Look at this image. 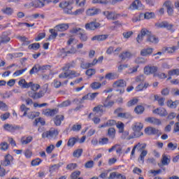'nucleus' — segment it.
<instances>
[{"instance_id": "obj_21", "label": "nucleus", "mask_w": 179, "mask_h": 179, "mask_svg": "<svg viewBox=\"0 0 179 179\" xmlns=\"http://www.w3.org/2000/svg\"><path fill=\"white\" fill-rule=\"evenodd\" d=\"M101 10L99 8H96L94 7L87 9L86 14L87 16H94L95 15H99Z\"/></svg>"}, {"instance_id": "obj_36", "label": "nucleus", "mask_w": 179, "mask_h": 179, "mask_svg": "<svg viewBox=\"0 0 179 179\" xmlns=\"http://www.w3.org/2000/svg\"><path fill=\"white\" fill-rule=\"evenodd\" d=\"M78 37L80 41L82 42H86L89 39V37L87 36V34L86 33L85 29L81 32V34H80Z\"/></svg>"}, {"instance_id": "obj_48", "label": "nucleus", "mask_w": 179, "mask_h": 179, "mask_svg": "<svg viewBox=\"0 0 179 179\" xmlns=\"http://www.w3.org/2000/svg\"><path fill=\"white\" fill-rule=\"evenodd\" d=\"M139 101V99L134 98L133 99L129 101L127 103V107H132L136 106V103Z\"/></svg>"}, {"instance_id": "obj_11", "label": "nucleus", "mask_w": 179, "mask_h": 179, "mask_svg": "<svg viewBox=\"0 0 179 179\" xmlns=\"http://www.w3.org/2000/svg\"><path fill=\"white\" fill-rule=\"evenodd\" d=\"M45 0H35L29 3V8H44Z\"/></svg>"}, {"instance_id": "obj_32", "label": "nucleus", "mask_w": 179, "mask_h": 179, "mask_svg": "<svg viewBox=\"0 0 179 179\" xmlns=\"http://www.w3.org/2000/svg\"><path fill=\"white\" fill-rule=\"evenodd\" d=\"M108 38V35H97L92 38V41H103Z\"/></svg>"}, {"instance_id": "obj_4", "label": "nucleus", "mask_w": 179, "mask_h": 179, "mask_svg": "<svg viewBox=\"0 0 179 179\" xmlns=\"http://www.w3.org/2000/svg\"><path fill=\"white\" fill-rule=\"evenodd\" d=\"M131 128L134 132V136L131 138H139V136L143 135V133L141 131L143 129V124L141 122H137L134 123Z\"/></svg>"}, {"instance_id": "obj_51", "label": "nucleus", "mask_w": 179, "mask_h": 179, "mask_svg": "<svg viewBox=\"0 0 179 179\" xmlns=\"http://www.w3.org/2000/svg\"><path fill=\"white\" fill-rule=\"evenodd\" d=\"M8 149H9V144H8V143L2 142L0 143V150L6 152V150H8Z\"/></svg>"}, {"instance_id": "obj_12", "label": "nucleus", "mask_w": 179, "mask_h": 179, "mask_svg": "<svg viewBox=\"0 0 179 179\" xmlns=\"http://www.w3.org/2000/svg\"><path fill=\"white\" fill-rule=\"evenodd\" d=\"M129 9H131V10H142L145 9V6L141 1H133L130 5Z\"/></svg>"}, {"instance_id": "obj_37", "label": "nucleus", "mask_w": 179, "mask_h": 179, "mask_svg": "<svg viewBox=\"0 0 179 179\" xmlns=\"http://www.w3.org/2000/svg\"><path fill=\"white\" fill-rule=\"evenodd\" d=\"M108 136L110 139H115V129L111 127L108 129Z\"/></svg>"}, {"instance_id": "obj_9", "label": "nucleus", "mask_w": 179, "mask_h": 179, "mask_svg": "<svg viewBox=\"0 0 179 179\" xmlns=\"http://www.w3.org/2000/svg\"><path fill=\"white\" fill-rule=\"evenodd\" d=\"M151 34H152V32L149 31L146 29L145 28L142 29L141 31V34H139L136 38L137 43H142V41H143V37H145V36H151Z\"/></svg>"}, {"instance_id": "obj_50", "label": "nucleus", "mask_w": 179, "mask_h": 179, "mask_svg": "<svg viewBox=\"0 0 179 179\" xmlns=\"http://www.w3.org/2000/svg\"><path fill=\"white\" fill-rule=\"evenodd\" d=\"M29 50H34V51H37L38 48H40V43H35L29 45L28 46Z\"/></svg>"}, {"instance_id": "obj_8", "label": "nucleus", "mask_w": 179, "mask_h": 179, "mask_svg": "<svg viewBox=\"0 0 179 179\" xmlns=\"http://www.w3.org/2000/svg\"><path fill=\"white\" fill-rule=\"evenodd\" d=\"M59 131L58 130L53 129L50 131H45L42 134V138L45 139V138H54V136H58Z\"/></svg>"}, {"instance_id": "obj_31", "label": "nucleus", "mask_w": 179, "mask_h": 179, "mask_svg": "<svg viewBox=\"0 0 179 179\" xmlns=\"http://www.w3.org/2000/svg\"><path fill=\"white\" fill-rule=\"evenodd\" d=\"M117 124V122L114 120H109L103 124H101L99 126V128H106V127H113V125H115Z\"/></svg>"}, {"instance_id": "obj_39", "label": "nucleus", "mask_w": 179, "mask_h": 179, "mask_svg": "<svg viewBox=\"0 0 179 179\" xmlns=\"http://www.w3.org/2000/svg\"><path fill=\"white\" fill-rule=\"evenodd\" d=\"M162 166H169L170 164V158L167 157V155H163L161 159Z\"/></svg>"}, {"instance_id": "obj_20", "label": "nucleus", "mask_w": 179, "mask_h": 179, "mask_svg": "<svg viewBox=\"0 0 179 179\" xmlns=\"http://www.w3.org/2000/svg\"><path fill=\"white\" fill-rule=\"evenodd\" d=\"M178 50V46H172V47H164L162 49L163 53L168 52V54H173Z\"/></svg>"}, {"instance_id": "obj_59", "label": "nucleus", "mask_w": 179, "mask_h": 179, "mask_svg": "<svg viewBox=\"0 0 179 179\" xmlns=\"http://www.w3.org/2000/svg\"><path fill=\"white\" fill-rule=\"evenodd\" d=\"M76 167H78V164L75 163H71L66 166V170H69L70 171H72L73 170H75Z\"/></svg>"}, {"instance_id": "obj_25", "label": "nucleus", "mask_w": 179, "mask_h": 179, "mask_svg": "<svg viewBox=\"0 0 179 179\" xmlns=\"http://www.w3.org/2000/svg\"><path fill=\"white\" fill-rule=\"evenodd\" d=\"M147 122H150V124H152L153 125H161L162 121L156 117H148L145 119Z\"/></svg>"}, {"instance_id": "obj_62", "label": "nucleus", "mask_w": 179, "mask_h": 179, "mask_svg": "<svg viewBox=\"0 0 179 179\" xmlns=\"http://www.w3.org/2000/svg\"><path fill=\"white\" fill-rule=\"evenodd\" d=\"M94 166V162L93 161H88L85 164V169H93Z\"/></svg>"}, {"instance_id": "obj_1", "label": "nucleus", "mask_w": 179, "mask_h": 179, "mask_svg": "<svg viewBox=\"0 0 179 179\" xmlns=\"http://www.w3.org/2000/svg\"><path fill=\"white\" fill-rule=\"evenodd\" d=\"M134 148L138 150V152H141L140 154L138 162H141L142 164L145 163V157L148 155V150L146 149V144L138 143L134 145Z\"/></svg>"}, {"instance_id": "obj_5", "label": "nucleus", "mask_w": 179, "mask_h": 179, "mask_svg": "<svg viewBox=\"0 0 179 179\" xmlns=\"http://www.w3.org/2000/svg\"><path fill=\"white\" fill-rule=\"evenodd\" d=\"M127 86V82L124 80L123 79L117 80L115 81L113 84V87L115 89H117L118 87H122L120 90H117V92H120V94H122L124 92H125V90L124 87Z\"/></svg>"}, {"instance_id": "obj_30", "label": "nucleus", "mask_w": 179, "mask_h": 179, "mask_svg": "<svg viewBox=\"0 0 179 179\" xmlns=\"http://www.w3.org/2000/svg\"><path fill=\"white\" fill-rule=\"evenodd\" d=\"M3 129H5V131H8L9 132H14V131H16V129H17V126L6 124L3 125Z\"/></svg>"}, {"instance_id": "obj_61", "label": "nucleus", "mask_w": 179, "mask_h": 179, "mask_svg": "<svg viewBox=\"0 0 179 179\" xmlns=\"http://www.w3.org/2000/svg\"><path fill=\"white\" fill-rule=\"evenodd\" d=\"M79 176H80V171H76L73 172L70 177L71 179H78V177H79Z\"/></svg>"}, {"instance_id": "obj_10", "label": "nucleus", "mask_w": 179, "mask_h": 179, "mask_svg": "<svg viewBox=\"0 0 179 179\" xmlns=\"http://www.w3.org/2000/svg\"><path fill=\"white\" fill-rule=\"evenodd\" d=\"M145 133L147 134V135H157V136H160L162 134V131L152 127L145 128Z\"/></svg>"}, {"instance_id": "obj_58", "label": "nucleus", "mask_w": 179, "mask_h": 179, "mask_svg": "<svg viewBox=\"0 0 179 179\" xmlns=\"http://www.w3.org/2000/svg\"><path fill=\"white\" fill-rule=\"evenodd\" d=\"M38 115H40L39 112H31L28 115V118L30 120H34V118H36V117H38Z\"/></svg>"}, {"instance_id": "obj_44", "label": "nucleus", "mask_w": 179, "mask_h": 179, "mask_svg": "<svg viewBox=\"0 0 179 179\" xmlns=\"http://www.w3.org/2000/svg\"><path fill=\"white\" fill-rule=\"evenodd\" d=\"M33 141L32 136H28V137H22L21 138V143L22 145H27L28 143H30Z\"/></svg>"}, {"instance_id": "obj_28", "label": "nucleus", "mask_w": 179, "mask_h": 179, "mask_svg": "<svg viewBox=\"0 0 179 179\" xmlns=\"http://www.w3.org/2000/svg\"><path fill=\"white\" fill-rule=\"evenodd\" d=\"M18 85L23 89H29L31 85V82L27 83L25 79H22L18 82Z\"/></svg>"}, {"instance_id": "obj_45", "label": "nucleus", "mask_w": 179, "mask_h": 179, "mask_svg": "<svg viewBox=\"0 0 179 179\" xmlns=\"http://www.w3.org/2000/svg\"><path fill=\"white\" fill-rule=\"evenodd\" d=\"M84 29H80V28H78V27H76V28H73L70 32L71 33V34H77V36H80L82 32L83 31Z\"/></svg>"}, {"instance_id": "obj_46", "label": "nucleus", "mask_w": 179, "mask_h": 179, "mask_svg": "<svg viewBox=\"0 0 179 179\" xmlns=\"http://www.w3.org/2000/svg\"><path fill=\"white\" fill-rule=\"evenodd\" d=\"M143 111H145V107L141 105L137 106L134 108V112L136 113V114H143Z\"/></svg>"}, {"instance_id": "obj_26", "label": "nucleus", "mask_w": 179, "mask_h": 179, "mask_svg": "<svg viewBox=\"0 0 179 179\" xmlns=\"http://www.w3.org/2000/svg\"><path fill=\"white\" fill-rule=\"evenodd\" d=\"M1 12L3 13V15H6L7 16H12L15 10L10 7H5L1 9Z\"/></svg>"}, {"instance_id": "obj_13", "label": "nucleus", "mask_w": 179, "mask_h": 179, "mask_svg": "<svg viewBox=\"0 0 179 179\" xmlns=\"http://www.w3.org/2000/svg\"><path fill=\"white\" fill-rule=\"evenodd\" d=\"M103 15L108 19V20H117L120 14H117L115 12L104 11Z\"/></svg>"}, {"instance_id": "obj_56", "label": "nucleus", "mask_w": 179, "mask_h": 179, "mask_svg": "<svg viewBox=\"0 0 179 179\" xmlns=\"http://www.w3.org/2000/svg\"><path fill=\"white\" fill-rule=\"evenodd\" d=\"M31 88V90H32V92H37V90H38V89H40L41 86L38 84H34L33 83V82H31V84L29 87Z\"/></svg>"}, {"instance_id": "obj_42", "label": "nucleus", "mask_w": 179, "mask_h": 179, "mask_svg": "<svg viewBox=\"0 0 179 179\" xmlns=\"http://www.w3.org/2000/svg\"><path fill=\"white\" fill-rule=\"evenodd\" d=\"M118 75L115 73H107L105 76V79H108L109 80H113L114 79H117Z\"/></svg>"}, {"instance_id": "obj_18", "label": "nucleus", "mask_w": 179, "mask_h": 179, "mask_svg": "<svg viewBox=\"0 0 179 179\" xmlns=\"http://www.w3.org/2000/svg\"><path fill=\"white\" fill-rule=\"evenodd\" d=\"M115 103L114 101H110V96H108L105 100L102 101V104L105 108H111Z\"/></svg>"}, {"instance_id": "obj_15", "label": "nucleus", "mask_w": 179, "mask_h": 179, "mask_svg": "<svg viewBox=\"0 0 179 179\" xmlns=\"http://www.w3.org/2000/svg\"><path fill=\"white\" fill-rule=\"evenodd\" d=\"M13 162V157L10 155H7L5 156L4 160L1 162V166H4L5 167L10 166V163Z\"/></svg>"}, {"instance_id": "obj_17", "label": "nucleus", "mask_w": 179, "mask_h": 179, "mask_svg": "<svg viewBox=\"0 0 179 179\" xmlns=\"http://www.w3.org/2000/svg\"><path fill=\"white\" fill-rule=\"evenodd\" d=\"M124 109L122 108H118L114 111V114H117V117L120 118H128L129 117V114L127 113H122Z\"/></svg>"}, {"instance_id": "obj_40", "label": "nucleus", "mask_w": 179, "mask_h": 179, "mask_svg": "<svg viewBox=\"0 0 179 179\" xmlns=\"http://www.w3.org/2000/svg\"><path fill=\"white\" fill-rule=\"evenodd\" d=\"M121 59L125 61V59H129L132 57V54L129 52H124L120 55Z\"/></svg>"}, {"instance_id": "obj_41", "label": "nucleus", "mask_w": 179, "mask_h": 179, "mask_svg": "<svg viewBox=\"0 0 179 179\" xmlns=\"http://www.w3.org/2000/svg\"><path fill=\"white\" fill-rule=\"evenodd\" d=\"M69 79H73V78H78L80 76V73L76 72V71H69Z\"/></svg>"}, {"instance_id": "obj_7", "label": "nucleus", "mask_w": 179, "mask_h": 179, "mask_svg": "<svg viewBox=\"0 0 179 179\" xmlns=\"http://www.w3.org/2000/svg\"><path fill=\"white\" fill-rule=\"evenodd\" d=\"M85 30H97L101 27V24L96 21H92L85 24Z\"/></svg>"}, {"instance_id": "obj_14", "label": "nucleus", "mask_w": 179, "mask_h": 179, "mask_svg": "<svg viewBox=\"0 0 179 179\" xmlns=\"http://www.w3.org/2000/svg\"><path fill=\"white\" fill-rule=\"evenodd\" d=\"M58 113H59V110L58 108H48L43 111V115H45L46 117H54V115H56V114H58Z\"/></svg>"}, {"instance_id": "obj_43", "label": "nucleus", "mask_w": 179, "mask_h": 179, "mask_svg": "<svg viewBox=\"0 0 179 179\" xmlns=\"http://www.w3.org/2000/svg\"><path fill=\"white\" fill-rule=\"evenodd\" d=\"M40 64H36L33 66V68L29 71L30 75H34V73H37L38 72H40Z\"/></svg>"}, {"instance_id": "obj_27", "label": "nucleus", "mask_w": 179, "mask_h": 179, "mask_svg": "<svg viewBox=\"0 0 179 179\" xmlns=\"http://www.w3.org/2000/svg\"><path fill=\"white\" fill-rule=\"evenodd\" d=\"M79 142V138H76V137H71L69 139L68 142H67V146L69 148H73V146H75V144Z\"/></svg>"}, {"instance_id": "obj_3", "label": "nucleus", "mask_w": 179, "mask_h": 179, "mask_svg": "<svg viewBox=\"0 0 179 179\" xmlns=\"http://www.w3.org/2000/svg\"><path fill=\"white\" fill-rule=\"evenodd\" d=\"M73 3H75V0L62 1L61 3H59V6L64 10V13L69 15V13H72V9H73L72 5H73Z\"/></svg>"}, {"instance_id": "obj_33", "label": "nucleus", "mask_w": 179, "mask_h": 179, "mask_svg": "<svg viewBox=\"0 0 179 179\" xmlns=\"http://www.w3.org/2000/svg\"><path fill=\"white\" fill-rule=\"evenodd\" d=\"M147 41H148V43H152L153 44H157V43H159V38L151 34L148 35Z\"/></svg>"}, {"instance_id": "obj_29", "label": "nucleus", "mask_w": 179, "mask_h": 179, "mask_svg": "<svg viewBox=\"0 0 179 179\" xmlns=\"http://www.w3.org/2000/svg\"><path fill=\"white\" fill-rule=\"evenodd\" d=\"M131 20L132 22H134V23H136V22H141V20H143V13H136L132 17Z\"/></svg>"}, {"instance_id": "obj_2", "label": "nucleus", "mask_w": 179, "mask_h": 179, "mask_svg": "<svg viewBox=\"0 0 179 179\" xmlns=\"http://www.w3.org/2000/svg\"><path fill=\"white\" fill-rule=\"evenodd\" d=\"M43 90H40L39 92H33L30 91L28 92V96L33 99L34 100H38V99H41L44 97L45 93H47V90L48 89V84H45L43 86Z\"/></svg>"}, {"instance_id": "obj_16", "label": "nucleus", "mask_w": 179, "mask_h": 179, "mask_svg": "<svg viewBox=\"0 0 179 179\" xmlns=\"http://www.w3.org/2000/svg\"><path fill=\"white\" fill-rule=\"evenodd\" d=\"M64 120H65L64 115H57L53 118V122L56 127H59L61 126V124H62V121H64Z\"/></svg>"}, {"instance_id": "obj_6", "label": "nucleus", "mask_w": 179, "mask_h": 179, "mask_svg": "<svg viewBox=\"0 0 179 179\" xmlns=\"http://www.w3.org/2000/svg\"><path fill=\"white\" fill-rule=\"evenodd\" d=\"M157 27L160 29H166V30H170L172 32L175 31L174 24L169 23L167 21H164L155 24Z\"/></svg>"}, {"instance_id": "obj_60", "label": "nucleus", "mask_w": 179, "mask_h": 179, "mask_svg": "<svg viewBox=\"0 0 179 179\" xmlns=\"http://www.w3.org/2000/svg\"><path fill=\"white\" fill-rule=\"evenodd\" d=\"M69 106H71V101L66 100L59 104L58 107L62 108L63 107H68Z\"/></svg>"}, {"instance_id": "obj_63", "label": "nucleus", "mask_w": 179, "mask_h": 179, "mask_svg": "<svg viewBox=\"0 0 179 179\" xmlns=\"http://www.w3.org/2000/svg\"><path fill=\"white\" fill-rule=\"evenodd\" d=\"M86 75H87V76H93V75L96 74V69H87L85 72Z\"/></svg>"}, {"instance_id": "obj_34", "label": "nucleus", "mask_w": 179, "mask_h": 179, "mask_svg": "<svg viewBox=\"0 0 179 179\" xmlns=\"http://www.w3.org/2000/svg\"><path fill=\"white\" fill-rule=\"evenodd\" d=\"M57 29H50V33L51 34L48 40L50 41V40H55L57 38V36H58V32L56 31Z\"/></svg>"}, {"instance_id": "obj_55", "label": "nucleus", "mask_w": 179, "mask_h": 179, "mask_svg": "<svg viewBox=\"0 0 179 179\" xmlns=\"http://www.w3.org/2000/svg\"><path fill=\"white\" fill-rule=\"evenodd\" d=\"M82 153H83V149H78L75 150L73 153V157H80L82 156Z\"/></svg>"}, {"instance_id": "obj_57", "label": "nucleus", "mask_w": 179, "mask_h": 179, "mask_svg": "<svg viewBox=\"0 0 179 179\" xmlns=\"http://www.w3.org/2000/svg\"><path fill=\"white\" fill-rule=\"evenodd\" d=\"M146 62H148V59L143 57H137L135 59L136 64H146Z\"/></svg>"}, {"instance_id": "obj_49", "label": "nucleus", "mask_w": 179, "mask_h": 179, "mask_svg": "<svg viewBox=\"0 0 179 179\" xmlns=\"http://www.w3.org/2000/svg\"><path fill=\"white\" fill-rule=\"evenodd\" d=\"M9 41H10V38H9L8 36H0V45L1 44H6V43H9Z\"/></svg>"}, {"instance_id": "obj_52", "label": "nucleus", "mask_w": 179, "mask_h": 179, "mask_svg": "<svg viewBox=\"0 0 179 179\" xmlns=\"http://www.w3.org/2000/svg\"><path fill=\"white\" fill-rule=\"evenodd\" d=\"M30 110V108L26 107V105L22 104L20 106V111H22V113L24 112V114L22 115V117H26L27 115V111Z\"/></svg>"}, {"instance_id": "obj_53", "label": "nucleus", "mask_w": 179, "mask_h": 179, "mask_svg": "<svg viewBox=\"0 0 179 179\" xmlns=\"http://www.w3.org/2000/svg\"><path fill=\"white\" fill-rule=\"evenodd\" d=\"M168 75L169 76H179V69H172V70L169 71L168 72Z\"/></svg>"}, {"instance_id": "obj_24", "label": "nucleus", "mask_w": 179, "mask_h": 179, "mask_svg": "<svg viewBox=\"0 0 179 179\" xmlns=\"http://www.w3.org/2000/svg\"><path fill=\"white\" fill-rule=\"evenodd\" d=\"M55 29V30H57V31H65L66 30H68L69 29V24H59L58 25H56Z\"/></svg>"}, {"instance_id": "obj_19", "label": "nucleus", "mask_w": 179, "mask_h": 179, "mask_svg": "<svg viewBox=\"0 0 179 179\" xmlns=\"http://www.w3.org/2000/svg\"><path fill=\"white\" fill-rule=\"evenodd\" d=\"M164 6H166V9H167V13L169 16H173V13H174V10L173 9V4L171 3V1H166L164 3Z\"/></svg>"}, {"instance_id": "obj_22", "label": "nucleus", "mask_w": 179, "mask_h": 179, "mask_svg": "<svg viewBox=\"0 0 179 179\" xmlns=\"http://www.w3.org/2000/svg\"><path fill=\"white\" fill-rule=\"evenodd\" d=\"M155 49L152 48H147L141 50V55L142 57H148V55H152Z\"/></svg>"}, {"instance_id": "obj_47", "label": "nucleus", "mask_w": 179, "mask_h": 179, "mask_svg": "<svg viewBox=\"0 0 179 179\" xmlns=\"http://www.w3.org/2000/svg\"><path fill=\"white\" fill-rule=\"evenodd\" d=\"M104 108L103 105L99 104L97 106H95L93 109L92 111L95 113H104Z\"/></svg>"}, {"instance_id": "obj_64", "label": "nucleus", "mask_w": 179, "mask_h": 179, "mask_svg": "<svg viewBox=\"0 0 179 179\" xmlns=\"http://www.w3.org/2000/svg\"><path fill=\"white\" fill-rule=\"evenodd\" d=\"M99 145H107L108 143V138H101L99 139Z\"/></svg>"}, {"instance_id": "obj_54", "label": "nucleus", "mask_w": 179, "mask_h": 179, "mask_svg": "<svg viewBox=\"0 0 179 179\" xmlns=\"http://www.w3.org/2000/svg\"><path fill=\"white\" fill-rule=\"evenodd\" d=\"M90 87H92L93 90H97V89H100V87H101V83L97 82L92 83L90 85Z\"/></svg>"}, {"instance_id": "obj_23", "label": "nucleus", "mask_w": 179, "mask_h": 179, "mask_svg": "<svg viewBox=\"0 0 179 179\" xmlns=\"http://www.w3.org/2000/svg\"><path fill=\"white\" fill-rule=\"evenodd\" d=\"M152 113L154 114H157L158 115H160L161 117H166L167 115V110L163 108H157V109H155Z\"/></svg>"}, {"instance_id": "obj_38", "label": "nucleus", "mask_w": 179, "mask_h": 179, "mask_svg": "<svg viewBox=\"0 0 179 179\" xmlns=\"http://www.w3.org/2000/svg\"><path fill=\"white\" fill-rule=\"evenodd\" d=\"M155 100L156 101H158L159 106H161V107H163L164 106V101H166V99L163 97L159 96V95H155Z\"/></svg>"}, {"instance_id": "obj_35", "label": "nucleus", "mask_w": 179, "mask_h": 179, "mask_svg": "<svg viewBox=\"0 0 179 179\" xmlns=\"http://www.w3.org/2000/svg\"><path fill=\"white\" fill-rule=\"evenodd\" d=\"M179 101H173L172 100H169L166 103V106L169 107V108H176L177 106H178Z\"/></svg>"}]
</instances>
